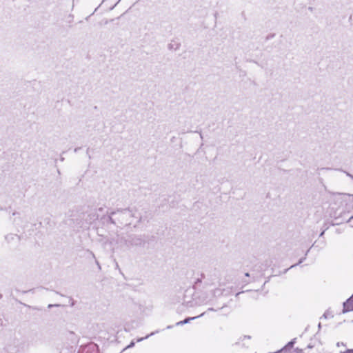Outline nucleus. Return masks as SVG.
<instances>
[{
	"mask_svg": "<svg viewBox=\"0 0 353 353\" xmlns=\"http://www.w3.org/2000/svg\"><path fill=\"white\" fill-rule=\"evenodd\" d=\"M353 311V294L343 303V312Z\"/></svg>",
	"mask_w": 353,
	"mask_h": 353,
	"instance_id": "obj_1",
	"label": "nucleus"
},
{
	"mask_svg": "<svg viewBox=\"0 0 353 353\" xmlns=\"http://www.w3.org/2000/svg\"><path fill=\"white\" fill-rule=\"evenodd\" d=\"M194 319V317H193V318H187V319H184L183 321L177 322L176 325H183L185 323H187L190 322L192 319Z\"/></svg>",
	"mask_w": 353,
	"mask_h": 353,
	"instance_id": "obj_2",
	"label": "nucleus"
},
{
	"mask_svg": "<svg viewBox=\"0 0 353 353\" xmlns=\"http://www.w3.org/2000/svg\"><path fill=\"white\" fill-rule=\"evenodd\" d=\"M336 345H337L338 347H340V346L345 347V346H346V345H345L343 342H338V343H336Z\"/></svg>",
	"mask_w": 353,
	"mask_h": 353,
	"instance_id": "obj_3",
	"label": "nucleus"
},
{
	"mask_svg": "<svg viewBox=\"0 0 353 353\" xmlns=\"http://www.w3.org/2000/svg\"><path fill=\"white\" fill-rule=\"evenodd\" d=\"M342 353H353V349H347Z\"/></svg>",
	"mask_w": 353,
	"mask_h": 353,
	"instance_id": "obj_4",
	"label": "nucleus"
},
{
	"mask_svg": "<svg viewBox=\"0 0 353 353\" xmlns=\"http://www.w3.org/2000/svg\"><path fill=\"white\" fill-rule=\"evenodd\" d=\"M245 276H249V274H248V273H246V274H245Z\"/></svg>",
	"mask_w": 353,
	"mask_h": 353,
	"instance_id": "obj_5",
	"label": "nucleus"
}]
</instances>
